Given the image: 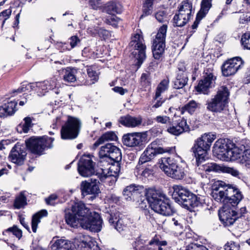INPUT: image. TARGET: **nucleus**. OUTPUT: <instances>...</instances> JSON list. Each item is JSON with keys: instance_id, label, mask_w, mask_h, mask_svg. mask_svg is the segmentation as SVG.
<instances>
[{"instance_id": "12", "label": "nucleus", "mask_w": 250, "mask_h": 250, "mask_svg": "<svg viewBox=\"0 0 250 250\" xmlns=\"http://www.w3.org/2000/svg\"><path fill=\"white\" fill-rule=\"evenodd\" d=\"M103 221L100 214L95 211L90 212L86 219L82 223V228L91 231H100L102 228Z\"/></svg>"}, {"instance_id": "5", "label": "nucleus", "mask_w": 250, "mask_h": 250, "mask_svg": "<svg viewBox=\"0 0 250 250\" xmlns=\"http://www.w3.org/2000/svg\"><path fill=\"white\" fill-rule=\"evenodd\" d=\"M229 92L226 86L218 88L217 94L207 102V108L212 112H220L228 106Z\"/></svg>"}, {"instance_id": "54", "label": "nucleus", "mask_w": 250, "mask_h": 250, "mask_svg": "<svg viewBox=\"0 0 250 250\" xmlns=\"http://www.w3.org/2000/svg\"><path fill=\"white\" fill-rule=\"evenodd\" d=\"M88 31L93 35L98 34L100 37H103L104 38L107 37L109 33L108 31L98 27H97L94 30H93L92 28H89Z\"/></svg>"}, {"instance_id": "49", "label": "nucleus", "mask_w": 250, "mask_h": 250, "mask_svg": "<svg viewBox=\"0 0 250 250\" xmlns=\"http://www.w3.org/2000/svg\"><path fill=\"white\" fill-rule=\"evenodd\" d=\"M48 81L45 80L43 82H38V90H37V94L40 96L44 95L45 93L48 92L49 90Z\"/></svg>"}, {"instance_id": "43", "label": "nucleus", "mask_w": 250, "mask_h": 250, "mask_svg": "<svg viewBox=\"0 0 250 250\" xmlns=\"http://www.w3.org/2000/svg\"><path fill=\"white\" fill-rule=\"evenodd\" d=\"M168 87V81L167 80H163L158 84L155 92V95L154 99L156 100L159 99L161 94L166 91Z\"/></svg>"}, {"instance_id": "20", "label": "nucleus", "mask_w": 250, "mask_h": 250, "mask_svg": "<svg viewBox=\"0 0 250 250\" xmlns=\"http://www.w3.org/2000/svg\"><path fill=\"white\" fill-rule=\"evenodd\" d=\"M230 149L228 150L226 157L231 160H238L239 161L241 157V154L243 152L246 146L244 144L236 145L230 143Z\"/></svg>"}, {"instance_id": "35", "label": "nucleus", "mask_w": 250, "mask_h": 250, "mask_svg": "<svg viewBox=\"0 0 250 250\" xmlns=\"http://www.w3.org/2000/svg\"><path fill=\"white\" fill-rule=\"evenodd\" d=\"M99 177L101 182L106 183L109 186H112L115 184L117 178L115 176L105 173L103 170L101 173H99Z\"/></svg>"}, {"instance_id": "28", "label": "nucleus", "mask_w": 250, "mask_h": 250, "mask_svg": "<svg viewBox=\"0 0 250 250\" xmlns=\"http://www.w3.org/2000/svg\"><path fill=\"white\" fill-rule=\"evenodd\" d=\"M77 245L78 248L83 249V250H100L97 242L88 236L83 238Z\"/></svg>"}, {"instance_id": "61", "label": "nucleus", "mask_w": 250, "mask_h": 250, "mask_svg": "<svg viewBox=\"0 0 250 250\" xmlns=\"http://www.w3.org/2000/svg\"><path fill=\"white\" fill-rule=\"evenodd\" d=\"M225 250H239L240 246L233 241L227 243L224 246Z\"/></svg>"}, {"instance_id": "11", "label": "nucleus", "mask_w": 250, "mask_h": 250, "mask_svg": "<svg viewBox=\"0 0 250 250\" xmlns=\"http://www.w3.org/2000/svg\"><path fill=\"white\" fill-rule=\"evenodd\" d=\"M92 155H83L80 159L78 164V170L81 175L88 177L94 174L95 172V163L91 157Z\"/></svg>"}, {"instance_id": "58", "label": "nucleus", "mask_w": 250, "mask_h": 250, "mask_svg": "<svg viewBox=\"0 0 250 250\" xmlns=\"http://www.w3.org/2000/svg\"><path fill=\"white\" fill-rule=\"evenodd\" d=\"M124 145L130 148V150H138L140 149V146L142 145V142H123Z\"/></svg>"}, {"instance_id": "38", "label": "nucleus", "mask_w": 250, "mask_h": 250, "mask_svg": "<svg viewBox=\"0 0 250 250\" xmlns=\"http://www.w3.org/2000/svg\"><path fill=\"white\" fill-rule=\"evenodd\" d=\"M189 19L181 14L178 13L173 18V25L177 27H183L188 21Z\"/></svg>"}, {"instance_id": "53", "label": "nucleus", "mask_w": 250, "mask_h": 250, "mask_svg": "<svg viewBox=\"0 0 250 250\" xmlns=\"http://www.w3.org/2000/svg\"><path fill=\"white\" fill-rule=\"evenodd\" d=\"M118 138L114 131H108L104 134L98 141H118Z\"/></svg>"}, {"instance_id": "6", "label": "nucleus", "mask_w": 250, "mask_h": 250, "mask_svg": "<svg viewBox=\"0 0 250 250\" xmlns=\"http://www.w3.org/2000/svg\"><path fill=\"white\" fill-rule=\"evenodd\" d=\"M167 29V24H163L158 29L155 38L153 40L152 52L153 57L159 60L162 57L166 46V37Z\"/></svg>"}, {"instance_id": "33", "label": "nucleus", "mask_w": 250, "mask_h": 250, "mask_svg": "<svg viewBox=\"0 0 250 250\" xmlns=\"http://www.w3.org/2000/svg\"><path fill=\"white\" fill-rule=\"evenodd\" d=\"M154 0H143L142 14L140 18L151 15L153 10Z\"/></svg>"}, {"instance_id": "29", "label": "nucleus", "mask_w": 250, "mask_h": 250, "mask_svg": "<svg viewBox=\"0 0 250 250\" xmlns=\"http://www.w3.org/2000/svg\"><path fill=\"white\" fill-rule=\"evenodd\" d=\"M74 245L70 241L64 239H59L56 240L52 245L53 250H61V249L72 250Z\"/></svg>"}, {"instance_id": "62", "label": "nucleus", "mask_w": 250, "mask_h": 250, "mask_svg": "<svg viewBox=\"0 0 250 250\" xmlns=\"http://www.w3.org/2000/svg\"><path fill=\"white\" fill-rule=\"evenodd\" d=\"M11 12L12 10L9 8L3 10L0 13V20H3L2 25H3L5 21L9 18L11 14Z\"/></svg>"}, {"instance_id": "4", "label": "nucleus", "mask_w": 250, "mask_h": 250, "mask_svg": "<svg viewBox=\"0 0 250 250\" xmlns=\"http://www.w3.org/2000/svg\"><path fill=\"white\" fill-rule=\"evenodd\" d=\"M173 189V198L185 208L191 210L201 205L200 198L182 186H174Z\"/></svg>"}, {"instance_id": "3", "label": "nucleus", "mask_w": 250, "mask_h": 250, "mask_svg": "<svg viewBox=\"0 0 250 250\" xmlns=\"http://www.w3.org/2000/svg\"><path fill=\"white\" fill-rule=\"evenodd\" d=\"M146 198L151 208L156 212L164 216H170L175 212L167 196L162 191L154 188L148 189Z\"/></svg>"}, {"instance_id": "26", "label": "nucleus", "mask_w": 250, "mask_h": 250, "mask_svg": "<svg viewBox=\"0 0 250 250\" xmlns=\"http://www.w3.org/2000/svg\"><path fill=\"white\" fill-rule=\"evenodd\" d=\"M233 142H215L213 146V151L218 155H224L226 157L228 150L231 146L230 143Z\"/></svg>"}, {"instance_id": "64", "label": "nucleus", "mask_w": 250, "mask_h": 250, "mask_svg": "<svg viewBox=\"0 0 250 250\" xmlns=\"http://www.w3.org/2000/svg\"><path fill=\"white\" fill-rule=\"evenodd\" d=\"M45 81H48V85L49 89L50 90L53 89L55 87H56L57 86L58 79H57V78H56V77H52L48 80H46Z\"/></svg>"}, {"instance_id": "34", "label": "nucleus", "mask_w": 250, "mask_h": 250, "mask_svg": "<svg viewBox=\"0 0 250 250\" xmlns=\"http://www.w3.org/2000/svg\"><path fill=\"white\" fill-rule=\"evenodd\" d=\"M108 164L110 166L108 168V171L105 173L111 175V176H115L118 177V174L120 171V162L116 161H112L111 162H107Z\"/></svg>"}, {"instance_id": "59", "label": "nucleus", "mask_w": 250, "mask_h": 250, "mask_svg": "<svg viewBox=\"0 0 250 250\" xmlns=\"http://www.w3.org/2000/svg\"><path fill=\"white\" fill-rule=\"evenodd\" d=\"M69 43L70 45V48L68 50L72 49L74 47L78 46L81 42L80 39L76 36H73L68 39Z\"/></svg>"}, {"instance_id": "9", "label": "nucleus", "mask_w": 250, "mask_h": 250, "mask_svg": "<svg viewBox=\"0 0 250 250\" xmlns=\"http://www.w3.org/2000/svg\"><path fill=\"white\" fill-rule=\"evenodd\" d=\"M81 127L80 121L75 118L69 117L67 122L62 126L61 130L62 139H75L78 136Z\"/></svg>"}, {"instance_id": "19", "label": "nucleus", "mask_w": 250, "mask_h": 250, "mask_svg": "<svg viewBox=\"0 0 250 250\" xmlns=\"http://www.w3.org/2000/svg\"><path fill=\"white\" fill-rule=\"evenodd\" d=\"M212 0H202L201 4V9L198 12L196 20L192 25V29H196L201 20L205 17L211 7Z\"/></svg>"}, {"instance_id": "40", "label": "nucleus", "mask_w": 250, "mask_h": 250, "mask_svg": "<svg viewBox=\"0 0 250 250\" xmlns=\"http://www.w3.org/2000/svg\"><path fill=\"white\" fill-rule=\"evenodd\" d=\"M123 195L127 200H132V196L138 193L137 187L134 185H131L126 187L123 191Z\"/></svg>"}, {"instance_id": "37", "label": "nucleus", "mask_w": 250, "mask_h": 250, "mask_svg": "<svg viewBox=\"0 0 250 250\" xmlns=\"http://www.w3.org/2000/svg\"><path fill=\"white\" fill-rule=\"evenodd\" d=\"M24 123L18 125L17 127V131L20 133L22 132L27 133L33 125L32 119L30 117H26L23 119Z\"/></svg>"}, {"instance_id": "55", "label": "nucleus", "mask_w": 250, "mask_h": 250, "mask_svg": "<svg viewBox=\"0 0 250 250\" xmlns=\"http://www.w3.org/2000/svg\"><path fill=\"white\" fill-rule=\"evenodd\" d=\"M241 42L244 48L250 50V32H247L243 34Z\"/></svg>"}, {"instance_id": "50", "label": "nucleus", "mask_w": 250, "mask_h": 250, "mask_svg": "<svg viewBox=\"0 0 250 250\" xmlns=\"http://www.w3.org/2000/svg\"><path fill=\"white\" fill-rule=\"evenodd\" d=\"M197 107V104L194 101H191L182 108V113L187 111L190 114H192Z\"/></svg>"}, {"instance_id": "1", "label": "nucleus", "mask_w": 250, "mask_h": 250, "mask_svg": "<svg viewBox=\"0 0 250 250\" xmlns=\"http://www.w3.org/2000/svg\"><path fill=\"white\" fill-rule=\"evenodd\" d=\"M211 194L216 201L224 204L219 210L220 221L225 226L233 224L239 218L235 207L243 198L241 192L235 185L218 181L212 186Z\"/></svg>"}, {"instance_id": "63", "label": "nucleus", "mask_w": 250, "mask_h": 250, "mask_svg": "<svg viewBox=\"0 0 250 250\" xmlns=\"http://www.w3.org/2000/svg\"><path fill=\"white\" fill-rule=\"evenodd\" d=\"M134 138L133 141H143L146 140L147 137L146 132H134Z\"/></svg>"}, {"instance_id": "47", "label": "nucleus", "mask_w": 250, "mask_h": 250, "mask_svg": "<svg viewBox=\"0 0 250 250\" xmlns=\"http://www.w3.org/2000/svg\"><path fill=\"white\" fill-rule=\"evenodd\" d=\"M140 83L143 88H148L151 84V78L148 72L144 73L140 78Z\"/></svg>"}, {"instance_id": "32", "label": "nucleus", "mask_w": 250, "mask_h": 250, "mask_svg": "<svg viewBox=\"0 0 250 250\" xmlns=\"http://www.w3.org/2000/svg\"><path fill=\"white\" fill-rule=\"evenodd\" d=\"M47 211L45 209H42L37 213H35L32 217V229L34 232L37 231L38 225L41 221V219L47 215Z\"/></svg>"}, {"instance_id": "22", "label": "nucleus", "mask_w": 250, "mask_h": 250, "mask_svg": "<svg viewBox=\"0 0 250 250\" xmlns=\"http://www.w3.org/2000/svg\"><path fill=\"white\" fill-rule=\"evenodd\" d=\"M17 101H7L0 106V117H5L13 115L17 111Z\"/></svg>"}, {"instance_id": "41", "label": "nucleus", "mask_w": 250, "mask_h": 250, "mask_svg": "<svg viewBox=\"0 0 250 250\" xmlns=\"http://www.w3.org/2000/svg\"><path fill=\"white\" fill-rule=\"evenodd\" d=\"M187 82L188 78L185 74H178L174 82V88L175 89L182 88L186 84Z\"/></svg>"}, {"instance_id": "8", "label": "nucleus", "mask_w": 250, "mask_h": 250, "mask_svg": "<svg viewBox=\"0 0 250 250\" xmlns=\"http://www.w3.org/2000/svg\"><path fill=\"white\" fill-rule=\"evenodd\" d=\"M130 45L134 49L132 55L138 61V64L141 65L146 57V46L143 36L139 33L134 34L131 38Z\"/></svg>"}, {"instance_id": "31", "label": "nucleus", "mask_w": 250, "mask_h": 250, "mask_svg": "<svg viewBox=\"0 0 250 250\" xmlns=\"http://www.w3.org/2000/svg\"><path fill=\"white\" fill-rule=\"evenodd\" d=\"M105 11L110 15L120 14L122 11V6L118 2L111 1L107 3L105 7Z\"/></svg>"}, {"instance_id": "57", "label": "nucleus", "mask_w": 250, "mask_h": 250, "mask_svg": "<svg viewBox=\"0 0 250 250\" xmlns=\"http://www.w3.org/2000/svg\"><path fill=\"white\" fill-rule=\"evenodd\" d=\"M112 16H108L105 20L106 23L111 25L114 27H117L118 23L120 21V19L117 17L115 15H111Z\"/></svg>"}, {"instance_id": "17", "label": "nucleus", "mask_w": 250, "mask_h": 250, "mask_svg": "<svg viewBox=\"0 0 250 250\" xmlns=\"http://www.w3.org/2000/svg\"><path fill=\"white\" fill-rule=\"evenodd\" d=\"M81 189L83 196L91 194L95 197L100 192L97 180L93 179H91L90 181H82L81 184Z\"/></svg>"}, {"instance_id": "56", "label": "nucleus", "mask_w": 250, "mask_h": 250, "mask_svg": "<svg viewBox=\"0 0 250 250\" xmlns=\"http://www.w3.org/2000/svg\"><path fill=\"white\" fill-rule=\"evenodd\" d=\"M205 161H202L201 162L196 161V170L198 172L201 171L209 172L208 163L207 164H203Z\"/></svg>"}, {"instance_id": "16", "label": "nucleus", "mask_w": 250, "mask_h": 250, "mask_svg": "<svg viewBox=\"0 0 250 250\" xmlns=\"http://www.w3.org/2000/svg\"><path fill=\"white\" fill-rule=\"evenodd\" d=\"M171 126L167 129L171 134L179 135L184 131L189 130V127L187 124V120L184 118L179 117L178 120H172L169 124Z\"/></svg>"}, {"instance_id": "52", "label": "nucleus", "mask_w": 250, "mask_h": 250, "mask_svg": "<svg viewBox=\"0 0 250 250\" xmlns=\"http://www.w3.org/2000/svg\"><path fill=\"white\" fill-rule=\"evenodd\" d=\"M223 172L231 174L232 176L240 178L242 174L239 171L234 167H222V171Z\"/></svg>"}, {"instance_id": "10", "label": "nucleus", "mask_w": 250, "mask_h": 250, "mask_svg": "<svg viewBox=\"0 0 250 250\" xmlns=\"http://www.w3.org/2000/svg\"><path fill=\"white\" fill-rule=\"evenodd\" d=\"M100 162H120L122 160V153L120 149L112 144L108 143L102 146L99 151Z\"/></svg>"}, {"instance_id": "51", "label": "nucleus", "mask_w": 250, "mask_h": 250, "mask_svg": "<svg viewBox=\"0 0 250 250\" xmlns=\"http://www.w3.org/2000/svg\"><path fill=\"white\" fill-rule=\"evenodd\" d=\"M3 233H8L12 234L15 236L18 239H20L22 236V232L21 229L18 228L17 226L14 225L13 227L9 228L6 229Z\"/></svg>"}, {"instance_id": "60", "label": "nucleus", "mask_w": 250, "mask_h": 250, "mask_svg": "<svg viewBox=\"0 0 250 250\" xmlns=\"http://www.w3.org/2000/svg\"><path fill=\"white\" fill-rule=\"evenodd\" d=\"M156 20L160 22H164L167 21V15L165 11H159L155 14Z\"/></svg>"}, {"instance_id": "21", "label": "nucleus", "mask_w": 250, "mask_h": 250, "mask_svg": "<svg viewBox=\"0 0 250 250\" xmlns=\"http://www.w3.org/2000/svg\"><path fill=\"white\" fill-rule=\"evenodd\" d=\"M70 210L82 219V222L84 221L90 214V212H91L89 209L86 207L83 203L81 202L75 203L72 206Z\"/></svg>"}, {"instance_id": "13", "label": "nucleus", "mask_w": 250, "mask_h": 250, "mask_svg": "<svg viewBox=\"0 0 250 250\" xmlns=\"http://www.w3.org/2000/svg\"><path fill=\"white\" fill-rule=\"evenodd\" d=\"M212 142H195L191 151L196 158V161H205L208 152L210 150Z\"/></svg>"}, {"instance_id": "15", "label": "nucleus", "mask_w": 250, "mask_h": 250, "mask_svg": "<svg viewBox=\"0 0 250 250\" xmlns=\"http://www.w3.org/2000/svg\"><path fill=\"white\" fill-rule=\"evenodd\" d=\"M216 77L212 73L206 72L203 77V79L201 80L197 86L195 87L197 91L208 94L209 88L214 86Z\"/></svg>"}, {"instance_id": "36", "label": "nucleus", "mask_w": 250, "mask_h": 250, "mask_svg": "<svg viewBox=\"0 0 250 250\" xmlns=\"http://www.w3.org/2000/svg\"><path fill=\"white\" fill-rule=\"evenodd\" d=\"M185 175L184 168L177 164L176 166V167L174 168L168 176L175 179L180 180L184 178Z\"/></svg>"}, {"instance_id": "46", "label": "nucleus", "mask_w": 250, "mask_h": 250, "mask_svg": "<svg viewBox=\"0 0 250 250\" xmlns=\"http://www.w3.org/2000/svg\"><path fill=\"white\" fill-rule=\"evenodd\" d=\"M76 70L70 68H67L64 72L63 80L68 83L74 82L76 81Z\"/></svg>"}, {"instance_id": "18", "label": "nucleus", "mask_w": 250, "mask_h": 250, "mask_svg": "<svg viewBox=\"0 0 250 250\" xmlns=\"http://www.w3.org/2000/svg\"><path fill=\"white\" fill-rule=\"evenodd\" d=\"M156 142H152L148 147L145 151L147 157L150 158L151 161L157 154H161L164 152L174 153L175 152V147H167L163 148L161 147H157L155 146Z\"/></svg>"}, {"instance_id": "30", "label": "nucleus", "mask_w": 250, "mask_h": 250, "mask_svg": "<svg viewBox=\"0 0 250 250\" xmlns=\"http://www.w3.org/2000/svg\"><path fill=\"white\" fill-rule=\"evenodd\" d=\"M192 4L188 0H184L179 7L178 13L190 19L192 15Z\"/></svg>"}, {"instance_id": "23", "label": "nucleus", "mask_w": 250, "mask_h": 250, "mask_svg": "<svg viewBox=\"0 0 250 250\" xmlns=\"http://www.w3.org/2000/svg\"><path fill=\"white\" fill-rule=\"evenodd\" d=\"M178 162L170 157L163 158L160 162V167L168 176L169 174L176 167Z\"/></svg>"}, {"instance_id": "44", "label": "nucleus", "mask_w": 250, "mask_h": 250, "mask_svg": "<svg viewBox=\"0 0 250 250\" xmlns=\"http://www.w3.org/2000/svg\"><path fill=\"white\" fill-rule=\"evenodd\" d=\"M87 73L90 79V82H86L85 84L91 85L95 83L99 80V72L94 69L92 67L87 69Z\"/></svg>"}, {"instance_id": "24", "label": "nucleus", "mask_w": 250, "mask_h": 250, "mask_svg": "<svg viewBox=\"0 0 250 250\" xmlns=\"http://www.w3.org/2000/svg\"><path fill=\"white\" fill-rule=\"evenodd\" d=\"M119 122L125 126L134 127L140 125L142 124V118L140 116L132 117L130 115H126L120 117Z\"/></svg>"}, {"instance_id": "27", "label": "nucleus", "mask_w": 250, "mask_h": 250, "mask_svg": "<svg viewBox=\"0 0 250 250\" xmlns=\"http://www.w3.org/2000/svg\"><path fill=\"white\" fill-rule=\"evenodd\" d=\"M65 220L66 224L72 228L82 227V220L71 210L65 213Z\"/></svg>"}, {"instance_id": "39", "label": "nucleus", "mask_w": 250, "mask_h": 250, "mask_svg": "<svg viewBox=\"0 0 250 250\" xmlns=\"http://www.w3.org/2000/svg\"><path fill=\"white\" fill-rule=\"evenodd\" d=\"M28 87H30V91L34 90V91H36V92L37 93V90H38V82L30 83L25 85L24 84H23L22 86H21L20 87H19L17 89L14 90L13 91V96H14L16 95L15 94L16 93V94L20 93L22 92H24L26 90H29Z\"/></svg>"}, {"instance_id": "25", "label": "nucleus", "mask_w": 250, "mask_h": 250, "mask_svg": "<svg viewBox=\"0 0 250 250\" xmlns=\"http://www.w3.org/2000/svg\"><path fill=\"white\" fill-rule=\"evenodd\" d=\"M109 224L119 232L125 229L126 225L124 223L123 219L118 215L109 214L107 217Z\"/></svg>"}, {"instance_id": "45", "label": "nucleus", "mask_w": 250, "mask_h": 250, "mask_svg": "<svg viewBox=\"0 0 250 250\" xmlns=\"http://www.w3.org/2000/svg\"><path fill=\"white\" fill-rule=\"evenodd\" d=\"M215 139H217V141H222L219 134L217 135L214 132H209L202 134L197 141H214Z\"/></svg>"}, {"instance_id": "14", "label": "nucleus", "mask_w": 250, "mask_h": 250, "mask_svg": "<svg viewBox=\"0 0 250 250\" xmlns=\"http://www.w3.org/2000/svg\"><path fill=\"white\" fill-rule=\"evenodd\" d=\"M243 65V62L240 57H235L228 60L222 66V74L228 77L234 75Z\"/></svg>"}, {"instance_id": "7", "label": "nucleus", "mask_w": 250, "mask_h": 250, "mask_svg": "<svg viewBox=\"0 0 250 250\" xmlns=\"http://www.w3.org/2000/svg\"><path fill=\"white\" fill-rule=\"evenodd\" d=\"M146 240L144 239L142 236H140L133 243L132 246L134 250H163L162 247L167 245V242L162 240L159 236L155 235L149 242V245L144 246Z\"/></svg>"}, {"instance_id": "2", "label": "nucleus", "mask_w": 250, "mask_h": 250, "mask_svg": "<svg viewBox=\"0 0 250 250\" xmlns=\"http://www.w3.org/2000/svg\"><path fill=\"white\" fill-rule=\"evenodd\" d=\"M52 142H25L21 144L19 142L11 150L9 160L13 163L21 166L23 164L28 149L32 153L41 155L46 148H51Z\"/></svg>"}, {"instance_id": "42", "label": "nucleus", "mask_w": 250, "mask_h": 250, "mask_svg": "<svg viewBox=\"0 0 250 250\" xmlns=\"http://www.w3.org/2000/svg\"><path fill=\"white\" fill-rule=\"evenodd\" d=\"M246 146L243 154L240 158L239 163L244 165L246 167L250 168V149Z\"/></svg>"}, {"instance_id": "48", "label": "nucleus", "mask_w": 250, "mask_h": 250, "mask_svg": "<svg viewBox=\"0 0 250 250\" xmlns=\"http://www.w3.org/2000/svg\"><path fill=\"white\" fill-rule=\"evenodd\" d=\"M26 204V198L23 192H21L15 199L14 204V207L16 208L19 209L23 207Z\"/></svg>"}]
</instances>
